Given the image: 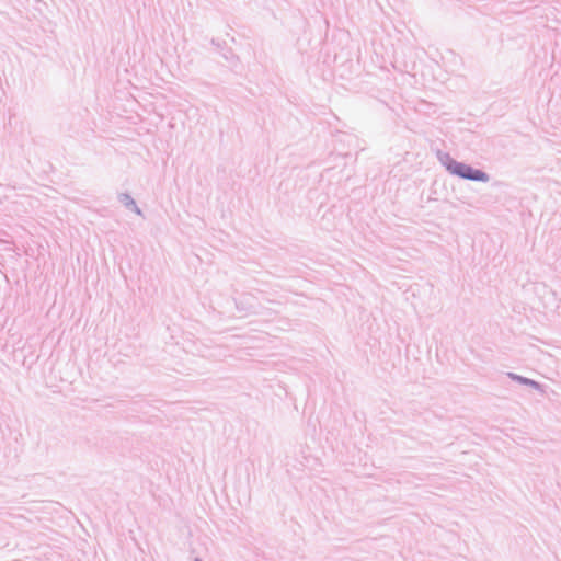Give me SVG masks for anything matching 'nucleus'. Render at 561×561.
Returning a JSON list of instances; mask_svg holds the SVG:
<instances>
[{
    "label": "nucleus",
    "mask_w": 561,
    "mask_h": 561,
    "mask_svg": "<svg viewBox=\"0 0 561 561\" xmlns=\"http://www.w3.org/2000/svg\"><path fill=\"white\" fill-rule=\"evenodd\" d=\"M453 172L460 175L461 178L474 180V181H486L488 175L477 169H473L469 165L457 163L453 167Z\"/></svg>",
    "instance_id": "obj_1"
}]
</instances>
